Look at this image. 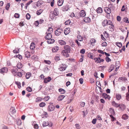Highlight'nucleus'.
I'll return each mask as SVG.
<instances>
[{"label":"nucleus","mask_w":129,"mask_h":129,"mask_svg":"<svg viewBox=\"0 0 129 129\" xmlns=\"http://www.w3.org/2000/svg\"><path fill=\"white\" fill-rule=\"evenodd\" d=\"M103 25L105 26L108 25H112L113 26V23L110 20H108L107 19L104 20L102 23Z\"/></svg>","instance_id":"nucleus-1"},{"label":"nucleus","mask_w":129,"mask_h":129,"mask_svg":"<svg viewBox=\"0 0 129 129\" xmlns=\"http://www.w3.org/2000/svg\"><path fill=\"white\" fill-rule=\"evenodd\" d=\"M69 53L64 50H63L61 52V55L66 57H68L69 56Z\"/></svg>","instance_id":"nucleus-2"},{"label":"nucleus","mask_w":129,"mask_h":129,"mask_svg":"<svg viewBox=\"0 0 129 129\" xmlns=\"http://www.w3.org/2000/svg\"><path fill=\"white\" fill-rule=\"evenodd\" d=\"M93 59L95 60V62L97 63H100L104 61L103 59L99 57L94 58Z\"/></svg>","instance_id":"nucleus-3"},{"label":"nucleus","mask_w":129,"mask_h":129,"mask_svg":"<svg viewBox=\"0 0 129 129\" xmlns=\"http://www.w3.org/2000/svg\"><path fill=\"white\" fill-rule=\"evenodd\" d=\"M63 32L62 29L58 28L55 31V34L57 36H58L60 35Z\"/></svg>","instance_id":"nucleus-4"},{"label":"nucleus","mask_w":129,"mask_h":129,"mask_svg":"<svg viewBox=\"0 0 129 129\" xmlns=\"http://www.w3.org/2000/svg\"><path fill=\"white\" fill-rule=\"evenodd\" d=\"M64 50L69 52L70 53V51L71 50V47L68 45H65L64 47Z\"/></svg>","instance_id":"nucleus-5"},{"label":"nucleus","mask_w":129,"mask_h":129,"mask_svg":"<svg viewBox=\"0 0 129 129\" xmlns=\"http://www.w3.org/2000/svg\"><path fill=\"white\" fill-rule=\"evenodd\" d=\"M8 71V69L6 67H4L0 69V73L3 74L4 73H7Z\"/></svg>","instance_id":"nucleus-6"},{"label":"nucleus","mask_w":129,"mask_h":129,"mask_svg":"<svg viewBox=\"0 0 129 129\" xmlns=\"http://www.w3.org/2000/svg\"><path fill=\"white\" fill-rule=\"evenodd\" d=\"M55 109L54 106L52 105H50L48 106L47 109L49 111H53Z\"/></svg>","instance_id":"nucleus-7"},{"label":"nucleus","mask_w":129,"mask_h":129,"mask_svg":"<svg viewBox=\"0 0 129 129\" xmlns=\"http://www.w3.org/2000/svg\"><path fill=\"white\" fill-rule=\"evenodd\" d=\"M66 68V65L65 64H63L60 66V67L59 69V70L60 71H62L65 70Z\"/></svg>","instance_id":"nucleus-8"},{"label":"nucleus","mask_w":129,"mask_h":129,"mask_svg":"<svg viewBox=\"0 0 129 129\" xmlns=\"http://www.w3.org/2000/svg\"><path fill=\"white\" fill-rule=\"evenodd\" d=\"M46 35L45 36V38L46 40H48L49 39H51L52 37V35L50 33L48 34L47 32H46Z\"/></svg>","instance_id":"nucleus-9"},{"label":"nucleus","mask_w":129,"mask_h":129,"mask_svg":"<svg viewBox=\"0 0 129 129\" xmlns=\"http://www.w3.org/2000/svg\"><path fill=\"white\" fill-rule=\"evenodd\" d=\"M84 21L86 23H89L91 21V19L89 17L84 18L83 19Z\"/></svg>","instance_id":"nucleus-10"},{"label":"nucleus","mask_w":129,"mask_h":129,"mask_svg":"<svg viewBox=\"0 0 129 129\" xmlns=\"http://www.w3.org/2000/svg\"><path fill=\"white\" fill-rule=\"evenodd\" d=\"M51 80V78L50 77H48V78L44 79V83H47L48 82H49Z\"/></svg>","instance_id":"nucleus-11"},{"label":"nucleus","mask_w":129,"mask_h":129,"mask_svg":"<svg viewBox=\"0 0 129 129\" xmlns=\"http://www.w3.org/2000/svg\"><path fill=\"white\" fill-rule=\"evenodd\" d=\"M70 32V29L69 28H66L64 30V33L66 35L68 34Z\"/></svg>","instance_id":"nucleus-12"},{"label":"nucleus","mask_w":129,"mask_h":129,"mask_svg":"<svg viewBox=\"0 0 129 129\" xmlns=\"http://www.w3.org/2000/svg\"><path fill=\"white\" fill-rule=\"evenodd\" d=\"M102 95L103 96V97L105 98V99H108L109 100L110 98V96L107 94L106 93H103L102 94Z\"/></svg>","instance_id":"nucleus-13"},{"label":"nucleus","mask_w":129,"mask_h":129,"mask_svg":"<svg viewBox=\"0 0 129 129\" xmlns=\"http://www.w3.org/2000/svg\"><path fill=\"white\" fill-rule=\"evenodd\" d=\"M80 16L82 17H83L86 15L85 12L83 10H81L79 13Z\"/></svg>","instance_id":"nucleus-14"},{"label":"nucleus","mask_w":129,"mask_h":129,"mask_svg":"<svg viewBox=\"0 0 129 129\" xmlns=\"http://www.w3.org/2000/svg\"><path fill=\"white\" fill-rule=\"evenodd\" d=\"M47 42L48 44H52L54 43L55 40L53 39H49L47 40Z\"/></svg>","instance_id":"nucleus-15"},{"label":"nucleus","mask_w":129,"mask_h":129,"mask_svg":"<svg viewBox=\"0 0 129 129\" xmlns=\"http://www.w3.org/2000/svg\"><path fill=\"white\" fill-rule=\"evenodd\" d=\"M55 15L53 13V12H50L49 15V17L50 19L53 20L55 18Z\"/></svg>","instance_id":"nucleus-16"},{"label":"nucleus","mask_w":129,"mask_h":129,"mask_svg":"<svg viewBox=\"0 0 129 129\" xmlns=\"http://www.w3.org/2000/svg\"><path fill=\"white\" fill-rule=\"evenodd\" d=\"M58 42L59 44L61 45H64L66 44V42L63 40H59L58 41Z\"/></svg>","instance_id":"nucleus-17"},{"label":"nucleus","mask_w":129,"mask_h":129,"mask_svg":"<svg viewBox=\"0 0 129 129\" xmlns=\"http://www.w3.org/2000/svg\"><path fill=\"white\" fill-rule=\"evenodd\" d=\"M65 96L63 95H60L58 97L57 100L59 101H61L64 98Z\"/></svg>","instance_id":"nucleus-18"},{"label":"nucleus","mask_w":129,"mask_h":129,"mask_svg":"<svg viewBox=\"0 0 129 129\" xmlns=\"http://www.w3.org/2000/svg\"><path fill=\"white\" fill-rule=\"evenodd\" d=\"M53 13L55 16H57L58 15L59 13V12L57 9H55L54 11V12H53Z\"/></svg>","instance_id":"nucleus-19"},{"label":"nucleus","mask_w":129,"mask_h":129,"mask_svg":"<svg viewBox=\"0 0 129 129\" xmlns=\"http://www.w3.org/2000/svg\"><path fill=\"white\" fill-rule=\"evenodd\" d=\"M112 104L113 105L117 107H118L120 106V104L116 103L114 101L112 102Z\"/></svg>","instance_id":"nucleus-20"},{"label":"nucleus","mask_w":129,"mask_h":129,"mask_svg":"<svg viewBox=\"0 0 129 129\" xmlns=\"http://www.w3.org/2000/svg\"><path fill=\"white\" fill-rule=\"evenodd\" d=\"M35 45L34 43H32L30 45V49L32 50L34 49L35 48Z\"/></svg>","instance_id":"nucleus-21"},{"label":"nucleus","mask_w":129,"mask_h":129,"mask_svg":"<svg viewBox=\"0 0 129 129\" xmlns=\"http://www.w3.org/2000/svg\"><path fill=\"white\" fill-rule=\"evenodd\" d=\"M59 49V47L57 46L54 47L52 49L53 52H55L57 51Z\"/></svg>","instance_id":"nucleus-22"},{"label":"nucleus","mask_w":129,"mask_h":129,"mask_svg":"<svg viewBox=\"0 0 129 129\" xmlns=\"http://www.w3.org/2000/svg\"><path fill=\"white\" fill-rule=\"evenodd\" d=\"M116 99L119 100L121 99V95L118 93H117L116 94Z\"/></svg>","instance_id":"nucleus-23"},{"label":"nucleus","mask_w":129,"mask_h":129,"mask_svg":"<svg viewBox=\"0 0 129 129\" xmlns=\"http://www.w3.org/2000/svg\"><path fill=\"white\" fill-rule=\"evenodd\" d=\"M105 12L108 14H110L111 12L110 9H104Z\"/></svg>","instance_id":"nucleus-24"},{"label":"nucleus","mask_w":129,"mask_h":129,"mask_svg":"<svg viewBox=\"0 0 129 129\" xmlns=\"http://www.w3.org/2000/svg\"><path fill=\"white\" fill-rule=\"evenodd\" d=\"M64 0H59L57 2L58 5L59 6H61Z\"/></svg>","instance_id":"nucleus-25"},{"label":"nucleus","mask_w":129,"mask_h":129,"mask_svg":"<svg viewBox=\"0 0 129 129\" xmlns=\"http://www.w3.org/2000/svg\"><path fill=\"white\" fill-rule=\"evenodd\" d=\"M53 28L51 27H50L48 29L47 32L48 34H50V33L51 34V33L53 32Z\"/></svg>","instance_id":"nucleus-26"},{"label":"nucleus","mask_w":129,"mask_h":129,"mask_svg":"<svg viewBox=\"0 0 129 129\" xmlns=\"http://www.w3.org/2000/svg\"><path fill=\"white\" fill-rule=\"evenodd\" d=\"M17 67L18 69H20L22 67V65L21 62H19L17 65Z\"/></svg>","instance_id":"nucleus-27"},{"label":"nucleus","mask_w":129,"mask_h":129,"mask_svg":"<svg viewBox=\"0 0 129 129\" xmlns=\"http://www.w3.org/2000/svg\"><path fill=\"white\" fill-rule=\"evenodd\" d=\"M128 116L126 114H124L123 115L122 117V119L125 120L128 118Z\"/></svg>","instance_id":"nucleus-28"},{"label":"nucleus","mask_w":129,"mask_h":129,"mask_svg":"<svg viewBox=\"0 0 129 129\" xmlns=\"http://www.w3.org/2000/svg\"><path fill=\"white\" fill-rule=\"evenodd\" d=\"M31 74L30 73H27L25 77L26 79H28L31 76Z\"/></svg>","instance_id":"nucleus-29"},{"label":"nucleus","mask_w":129,"mask_h":129,"mask_svg":"<svg viewBox=\"0 0 129 129\" xmlns=\"http://www.w3.org/2000/svg\"><path fill=\"white\" fill-rule=\"evenodd\" d=\"M120 64L119 63V62H116L115 67L116 68V69L115 70V71H117V69H118V68L120 66Z\"/></svg>","instance_id":"nucleus-30"},{"label":"nucleus","mask_w":129,"mask_h":129,"mask_svg":"<svg viewBox=\"0 0 129 129\" xmlns=\"http://www.w3.org/2000/svg\"><path fill=\"white\" fill-rule=\"evenodd\" d=\"M10 111L12 113H14L16 112V110L15 108L13 107H12L11 108Z\"/></svg>","instance_id":"nucleus-31"},{"label":"nucleus","mask_w":129,"mask_h":129,"mask_svg":"<svg viewBox=\"0 0 129 129\" xmlns=\"http://www.w3.org/2000/svg\"><path fill=\"white\" fill-rule=\"evenodd\" d=\"M90 42L91 44H95L96 42V40L93 38H92L90 39Z\"/></svg>","instance_id":"nucleus-32"},{"label":"nucleus","mask_w":129,"mask_h":129,"mask_svg":"<svg viewBox=\"0 0 129 129\" xmlns=\"http://www.w3.org/2000/svg\"><path fill=\"white\" fill-rule=\"evenodd\" d=\"M115 67L114 65L113 64H112L110 66V67H109V70H111L109 72H110L112 70H113L114 69Z\"/></svg>","instance_id":"nucleus-33"},{"label":"nucleus","mask_w":129,"mask_h":129,"mask_svg":"<svg viewBox=\"0 0 129 129\" xmlns=\"http://www.w3.org/2000/svg\"><path fill=\"white\" fill-rule=\"evenodd\" d=\"M58 90L62 94H64L65 92V90L62 88H59V89Z\"/></svg>","instance_id":"nucleus-34"},{"label":"nucleus","mask_w":129,"mask_h":129,"mask_svg":"<svg viewBox=\"0 0 129 129\" xmlns=\"http://www.w3.org/2000/svg\"><path fill=\"white\" fill-rule=\"evenodd\" d=\"M15 83L17 85L18 87L19 88H21V84L18 81H15Z\"/></svg>","instance_id":"nucleus-35"},{"label":"nucleus","mask_w":129,"mask_h":129,"mask_svg":"<svg viewBox=\"0 0 129 129\" xmlns=\"http://www.w3.org/2000/svg\"><path fill=\"white\" fill-rule=\"evenodd\" d=\"M43 10L40 9L38 10L36 12V14L38 15H39L42 12Z\"/></svg>","instance_id":"nucleus-36"},{"label":"nucleus","mask_w":129,"mask_h":129,"mask_svg":"<svg viewBox=\"0 0 129 129\" xmlns=\"http://www.w3.org/2000/svg\"><path fill=\"white\" fill-rule=\"evenodd\" d=\"M25 57L27 58H29L30 56V53L29 52H26L25 53Z\"/></svg>","instance_id":"nucleus-37"},{"label":"nucleus","mask_w":129,"mask_h":129,"mask_svg":"<svg viewBox=\"0 0 129 129\" xmlns=\"http://www.w3.org/2000/svg\"><path fill=\"white\" fill-rule=\"evenodd\" d=\"M102 9H96V11L98 13H101L102 12Z\"/></svg>","instance_id":"nucleus-38"},{"label":"nucleus","mask_w":129,"mask_h":129,"mask_svg":"<svg viewBox=\"0 0 129 129\" xmlns=\"http://www.w3.org/2000/svg\"><path fill=\"white\" fill-rule=\"evenodd\" d=\"M46 105V103L43 102H41L39 104V106L41 107H44Z\"/></svg>","instance_id":"nucleus-39"},{"label":"nucleus","mask_w":129,"mask_h":129,"mask_svg":"<svg viewBox=\"0 0 129 129\" xmlns=\"http://www.w3.org/2000/svg\"><path fill=\"white\" fill-rule=\"evenodd\" d=\"M111 26H110L109 27V29L110 31H113L114 30V24H113V26L112 25H111Z\"/></svg>","instance_id":"nucleus-40"},{"label":"nucleus","mask_w":129,"mask_h":129,"mask_svg":"<svg viewBox=\"0 0 129 129\" xmlns=\"http://www.w3.org/2000/svg\"><path fill=\"white\" fill-rule=\"evenodd\" d=\"M43 100V98L40 97H38L36 99V102H41Z\"/></svg>","instance_id":"nucleus-41"},{"label":"nucleus","mask_w":129,"mask_h":129,"mask_svg":"<svg viewBox=\"0 0 129 129\" xmlns=\"http://www.w3.org/2000/svg\"><path fill=\"white\" fill-rule=\"evenodd\" d=\"M77 38L78 40L80 41H82L83 40L82 37L81 36L79 35L77 37Z\"/></svg>","instance_id":"nucleus-42"},{"label":"nucleus","mask_w":129,"mask_h":129,"mask_svg":"<svg viewBox=\"0 0 129 129\" xmlns=\"http://www.w3.org/2000/svg\"><path fill=\"white\" fill-rule=\"evenodd\" d=\"M49 125V123L48 122L44 121L43 123V126L44 127L46 126Z\"/></svg>","instance_id":"nucleus-43"},{"label":"nucleus","mask_w":129,"mask_h":129,"mask_svg":"<svg viewBox=\"0 0 129 129\" xmlns=\"http://www.w3.org/2000/svg\"><path fill=\"white\" fill-rule=\"evenodd\" d=\"M54 59L55 61H58L60 59L59 56V55H57L54 57Z\"/></svg>","instance_id":"nucleus-44"},{"label":"nucleus","mask_w":129,"mask_h":129,"mask_svg":"<svg viewBox=\"0 0 129 129\" xmlns=\"http://www.w3.org/2000/svg\"><path fill=\"white\" fill-rule=\"evenodd\" d=\"M123 21L125 22L126 23H129L128 19L127 17H125L123 19Z\"/></svg>","instance_id":"nucleus-45"},{"label":"nucleus","mask_w":129,"mask_h":129,"mask_svg":"<svg viewBox=\"0 0 129 129\" xmlns=\"http://www.w3.org/2000/svg\"><path fill=\"white\" fill-rule=\"evenodd\" d=\"M121 80L125 82L127 81V79L125 77H121Z\"/></svg>","instance_id":"nucleus-46"},{"label":"nucleus","mask_w":129,"mask_h":129,"mask_svg":"<svg viewBox=\"0 0 129 129\" xmlns=\"http://www.w3.org/2000/svg\"><path fill=\"white\" fill-rule=\"evenodd\" d=\"M88 57L90 58L91 59H93V54L92 53H90L88 54Z\"/></svg>","instance_id":"nucleus-47"},{"label":"nucleus","mask_w":129,"mask_h":129,"mask_svg":"<svg viewBox=\"0 0 129 129\" xmlns=\"http://www.w3.org/2000/svg\"><path fill=\"white\" fill-rule=\"evenodd\" d=\"M104 36L105 37L107 38L109 37V34L107 33L106 31H105V32L104 33Z\"/></svg>","instance_id":"nucleus-48"},{"label":"nucleus","mask_w":129,"mask_h":129,"mask_svg":"<svg viewBox=\"0 0 129 129\" xmlns=\"http://www.w3.org/2000/svg\"><path fill=\"white\" fill-rule=\"evenodd\" d=\"M50 98L49 96H45L44 98V100L46 101H47Z\"/></svg>","instance_id":"nucleus-49"},{"label":"nucleus","mask_w":129,"mask_h":129,"mask_svg":"<svg viewBox=\"0 0 129 129\" xmlns=\"http://www.w3.org/2000/svg\"><path fill=\"white\" fill-rule=\"evenodd\" d=\"M71 23V21L70 20H68L66 21L65 22V24L66 25H69Z\"/></svg>","instance_id":"nucleus-50"},{"label":"nucleus","mask_w":129,"mask_h":129,"mask_svg":"<svg viewBox=\"0 0 129 129\" xmlns=\"http://www.w3.org/2000/svg\"><path fill=\"white\" fill-rule=\"evenodd\" d=\"M26 18L28 19H29L30 17V16L29 13H27L26 15Z\"/></svg>","instance_id":"nucleus-51"},{"label":"nucleus","mask_w":129,"mask_h":129,"mask_svg":"<svg viewBox=\"0 0 129 129\" xmlns=\"http://www.w3.org/2000/svg\"><path fill=\"white\" fill-rule=\"evenodd\" d=\"M109 111L112 114H115L114 111V109L112 108H110Z\"/></svg>","instance_id":"nucleus-52"},{"label":"nucleus","mask_w":129,"mask_h":129,"mask_svg":"<svg viewBox=\"0 0 129 129\" xmlns=\"http://www.w3.org/2000/svg\"><path fill=\"white\" fill-rule=\"evenodd\" d=\"M19 49L17 48L15 49L14 50H13V52L15 53H19Z\"/></svg>","instance_id":"nucleus-53"},{"label":"nucleus","mask_w":129,"mask_h":129,"mask_svg":"<svg viewBox=\"0 0 129 129\" xmlns=\"http://www.w3.org/2000/svg\"><path fill=\"white\" fill-rule=\"evenodd\" d=\"M44 62L45 63H46L48 64H50L51 63V62L49 60H45L44 61Z\"/></svg>","instance_id":"nucleus-54"},{"label":"nucleus","mask_w":129,"mask_h":129,"mask_svg":"<svg viewBox=\"0 0 129 129\" xmlns=\"http://www.w3.org/2000/svg\"><path fill=\"white\" fill-rule=\"evenodd\" d=\"M26 90L27 91L29 92H30L32 91V89L30 87H27L26 89Z\"/></svg>","instance_id":"nucleus-55"},{"label":"nucleus","mask_w":129,"mask_h":129,"mask_svg":"<svg viewBox=\"0 0 129 129\" xmlns=\"http://www.w3.org/2000/svg\"><path fill=\"white\" fill-rule=\"evenodd\" d=\"M17 71V69H13L11 70L12 72L14 74L16 73Z\"/></svg>","instance_id":"nucleus-56"},{"label":"nucleus","mask_w":129,"mask_h":129,"mask_svg":"<svg viewBox=\"0 0 129 129\" xmlns=\"http://www.w3.org/2000/svg\"><path fill=\"white\" fill-rule=\"evenodd\" d=\"M105 60L107 62H109L111 60L108 57H106Z\"/></svg>","instance_id":"nucleus-57"},{"label":"nucleus","mask_w":129,"mask_h":129,"mask_svg":"<svg viewBox=\"0 0 129 129\" xmlns=\"http://www.w3.org/2000/svg\"><path fill=\"white\" fill-rule=\"evenodd\" d=\"M14 16L15 18H19L20 17V15L19 14L15 13L14 14Z\"/></svg>","instance_id":"nucleus-58"},{"label":"nucleus","mask_w":129,"mask_h":129,"mask_svg":"<svg viewBox=\"0 0 129 129\" xmlns=\"http://www.w3.org/2000/svg\"><path fill=\"white\" fill-rule=\"evenodd\" d=\"M17 76L19 77H21L22 76V74L20 72H18L17 74Z\"/></svg>","instance_id":"nucleus-59"},{"label":"nucleus","mask_w":129,"mask_h":129,"mask_svg":"<svg viewBox=\"0 0 129 129\" xmlns=\"http://www.w3.org/2000/svg\"><path fill=\"white\" fill-rule=\"evenodd\" d=\"M34 127L35 129H38L39 128V126L37 124H35L34 125Z\"/></svg>","instance_id":"nucleus-60"},{"label":"nucleus","mask_w":129,"mask_h":129,"mask_svg":"<svg viewBox=\"0 0 129 129\" xmlns=\"http://www.w3.org/2000/svg\"><path fill=\"white\" fill-rule=\"evenodd\" d=\"M96 119L95 118L94 119H93L92 122L93 124H95L96 123Z\"/></svg>","instance_id":"nucleus-61"},{"label":"nucleus","mask_w":129,"mask_h":129,"mask_svg":"<svg viewBox=\"0 0 129 129\" xmlns=\"http://www.w3.org/2000/svg\"><path fill=\"white\" fill-rule=\"evenodd\" d=\"M116 45L119 47L120 48L121 47V43L116 42Z\"/></svg>","instance_id":"nucleus-62"},{"label":"nucleus","mask_w":129,"mask_h":129,"mask_svg":"<svg viewBox=\"0 0 129 129\" xmlns=\"http://www.w3.org/2000/svg\"><path fill=\"white\" fill-rule=\"evenodd\" d=\"M117 20L118 21H120L121 20V17L120 16H118L117 17Z\"/></svg>","instance_id":"nucleus-63"},{"label":"nucleus","mask_w":129,"mask_h":129,"mask_svg":"<svg viewBox=\"0 0 129 129\" xmlns=\"http://www.w3.org/2000/svg\"><path fill=\"white\" fill-rule=\"evenodd\" d=\"M77 129H80V127L79 126V125L78 124H76L75 125Z\"/></svg>","instance_id":"nucleus-64"}]
</instances>
